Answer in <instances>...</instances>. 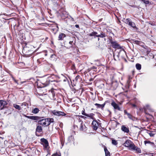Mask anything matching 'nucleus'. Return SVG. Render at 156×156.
I'll return each mask as SVG.
<instances>
[{"label": "nucleus", "mask_w": 156, "mask_h": 156, "mask_svg": "<svg viewBox=\"0 0 156 156\" xmlns=\"http://www.w3.org/2000/svg\"><path fill=\"white\" fill-rule=\"evenodd\" d=\"M9 23L8 19L2 18L0 20V28L2 27V29L8 28Z\"/></svg>", "instance_id": "1"}, {"label": "nucleus", "mask_w": 156, "mask_h": 156, "mask_svg": "<svg viewBox=\"0 0 156 156\" xmlns=\"http://www.w3.org/2000/svg\"><path fill=\"white\" fill-rule=\"evenodd\" d=\"M57 77H58L57 76L54 75H51L50 76L48 77V79L46 80L45 82L43 83L44 85V87H46L48 85L50 82H57L58 81L55 80L51 79L56 78Z\"/></svg>", "instance_id": "2"}, {"label": "nucleus", "mask_w": 156, "mask_h": 156, "mask_svg": "<svg viewBox=\"0 0 156 156\" xmlns=\"http://www.w3.org/2000/svg\"><path fill=\"white\" fill-rule=\"evenodd\" d=\"M126 56V52L123 48H122L118 52L117 57L119 60L120 59V58H124V57Z\"/></svg>", "instance_id": "3"}, {"label": "nucleus", "mask_w": 156, "mask_h": 156, "mask_svg": "<svg viewBox=\"0 0 156 156\" xmlns=\"http://www.w3.org/2000/svg\"><path fill=\"white\" fill-rule=\"evenodd\" d=\"M125 23L134 28V30H136L138 28L136 27V24L134 22H132L129 19H126L125 20Z\"/></svg>", "instance_id": "4"}, {"label": "nucleus", "mask_w": 156, "mask_h": 156, "mask_svg": "<svg viewBox=\"0 0 156 156\" xmlns=\"http://www.w3.org/2000/svg\"><path fill=\"white\" fill-rule=\"evenodd\" d=\"M110 42L113 48L117 49H121L123 47L120 46L116 41H113L112 40H111Z\"/></svg>", "instance_id": "5"}, {"label": "nucleus", "mask_w": 156, "mask_h": 156, "mask_svg": "<svg viewBox=\"0 0 156 156\" xmlns=\"http://www.w3.org/2000/svg\"><path fill=\"white\" fill-rule=\"evenodd\" d=\"M52 113L54 115L58 116H65L66 114L64 112L61 111H57L56 110H55L52 111Z\"/></svg>", "instance_id": "6"}, {"label": "nucleus", "mask_w": 156, "mask_h": 156, "mask_svg": "<svg viewBox=\"0 0 156 156\" xmlns=\"http://www.w3.org/2000/svg\"><path fill=\"white\" fill-rule=\"evenodd\" d=\"M134 145V144L131 140H126L123 144L126 147H129L130 149H131Z\"/></svg>", "instance_id": "7"}, {"label": "nucleus", "mask_w": 156, "mask_h": 156, "mask_svg": "<svg viewBox=\"0 0 156 156\" xmlns=\"http://www.w3.org/2000/svg\"><path fill=\"white\" fill-rule=\"evenodd\" d=\"M41 144L43 146L44 148L47 149L48 148L49 145L48 141L44 138H42L41 139Z\"/></svg>", "instance_id": "8"}, {"label": "nucleus", "mask_w": 156, "mask_h": 156, "mask_svg": "<svg viewBox=\"0 0 156 156\" xmlns=\"http://www.w3.org/2000/svg\"><path fill=\"white\" fill-rule=\"evenodd\" d=\"M38 119H37V120H38L37 121V122L40 125H42V126H45V125L46 124V118L45 119H42L43 118V117L38 116Z\"/></svg>", "instance_id": "9"}, {"label": "nucleus", "mask_w": 156, "mask_h": 156, "mask_svg": "<svg viewBox=\"0 0 156 156\" xmlns=\"http://www.w3.org/2000/svg\"><path fill=\"white\" fill-rule=\"evenodd\" d=\"M23 49L27 55H30L34 52L33 50H32L30 48L27 46H24L23 48Z\"/></svg>", "instance_id": "10"}, {"label": "nucleus", "mask_w": 156, "mask_h": 156, "mask_svg": "<svg viewBox=\"0 0 156 156\" xmlns=\"http://www.w3.org/2000/svg\"><path fill=\"white\" fill-rule=\"evenodd\" d=\"M7 104V102L6 101L0 100V110H2L5 108V106Z\"/></svg>", "instance_id": "11"}, {"label": "nucleus", "mask_w": 156, "mask_h": 156, "mask_svg": "<svg viewBox=\"0 0 156 156\" xmlns=\"http://www.w3.org/2000/svg\"><path fill=\"white\" fill-rule=\"evenodd\" d=\"M99 123L96 120H94L92 123V127L93 129L94 130H96L98 128V126H99Z\"/></svg>", "instance_id": "12"}, {"label": "nucleus", "mask_w": 156, "mask_h": 156, "mask_svg": "<svg viewBox=\"0 0 156 156\" xmlns=\"http://www.w3.org/2000/svg\"><path fill=\"white\" fill-rule=\"evenodd\" d=\"M111 104V105L113 107L114 109L118 110L119 111H122L121 108L119 106V105L114 101H112Z\"/></svg>", "instance_id": "13"}, {"label": "nucleus", "mask_w": 156, "mask_h": 156, "mask_svg": "<svg viewBox=\"0 0 156 156\" xmlns=\"http://www.w3.org/2000/svg\"><path fill=\"white\" fill-rule=\"evenodd\" d=\"M118 84L116 81H113L112 83L111 89L115 90L117 87Z\"/></svg>", "instance_id": "14"}, {"label": "nucleus", "mask_w": 156, "mask_h": 156, "mask_svg": "<svg viewBox=\"0 0 156 156\" xmlns=\"http://www.w3.org/2000/svg\"><path fill=\"white\" fill-rule=\"evenodd\" d=\"M121 129L122 131L125 133H128L129 132V128L124 125H122V126Z\"/></svg>", "instance_id": "15"}, {"label": "nucleus", "mask_w": 156, "mask_h": 156, "mask_svg": "<svg viewBox=\"0 0 156 156\" xmlns=\"http://www.w3.org/2000/svg\"><path fill=\"white\" fill-rule=\"evenodd\" d=\"M94 105L97 106V108H101L103 110L105 105V102L102 104L95 103L94 104Z\"/></svg>", "instance_id": "16"}, {"label": "nucleus", "mask_w": 156, "mask_h": 156, "mask_svg": "<svg viewBox=\"0 0 156 156\" xmlns=\"http://www.w3.org/2000/svg\"><path fill=\"white\" fill-rule=\"evenodd\" d=\"M131 149L133 150L136 151L139 153H141V152L140 149L137 147L135 146L134 144L132 147Z\"/></svg>", "instance_id": "17"}, {"label": "nucleus", "mask_w": 156, "mask_h": 156, "mask_svg": "<svg viewBox=\"0 0 156 156\" xmlns=\"http://www.w3.org/2000/svg\"><path fill=\"white\" fill-rule=\"evenodd\" d=\"M66 37V35L63 33H61L59 34L58 37V40H63V38Z\"/></svg>", "instance_id": "18"}, {"label": "nucleus", "mask_w": 156, "mask_h": 156, "mask_svg": "<svg viewBox=\"0 0 156 156\" xmlns=\"http://www.w3.org/2000/svg\"><path fill=\"white\" fill-rule=\"evenodd\" d=\"M106 36V35L103 32L101 31L100 33V34H98L97 36V37H98L104 38Z\"/></svg>", "instance_id": "19"}, {"label": "nucleus", "mask_w": 156, "mask_h": 156, "mask_svg": "<svg viewBox=\"0 0 156 156\" xmlns=\"http://www.w3.org/2000/svg\"><path fill=\"white\" fill-rule=\"evenodd\" d=\"M95 114L93 113H90L89 114H87L86 116L90 118L92 120H95V118L94 117Z\"/></svg>", "instance_id": "20"}, {"label": "nucleus", "mask_w": 156, "mask_h": 156, "mask_svg": "<svg viewBox=\"0 0 156 156\" xmlns=\"http://www.w3.org/2000/svg\"><path fill=\"white\" fill-rule=\"evenodd\" d=\"M86 126L84 125V124H83V123L80 124V131H85L86 130Z\"/></svg>", "instance_id": "21"}, {"label": "nucleus", "mask_w": 156, "mask_h": 156, "mask_svg": "<svg viewBox=\"0 0 156 156\" xmlns=\"http://www.w3.org/2000/svg\"><path fill=\"white\" fill-rule=\"evenodd\" d=\"M42 131V129L41 126L37 125L36 129V132L38 133H41Z\"/></svg>", "instance_id": "22"}, {"label": "nucleus", "mask_w": 156, "mask_h": 156, "mask_svg": "<svg viewBox=\"0 0 156 156\" xmlns=\"http://www.w3.org/2000/svg\"><path fill=\"white\" fill-rule=\"evenodd\" d=\"M27 118L30 119H31L33 120H37L38 119H39L38 118V116H27Z\"/></svg>", "instance_id": "23"}, {"label": "nucleus", "mask_w": 156, "mask_h": 156, "mask_svg": "<svg viewBox=\"0 0 156 156\" xmlns=\"http://www.w3.org/2000/svg\"><path fill=\"white\" fill-rule=\"evenodd\" d=\"M98 33L96 31H93L91 33H90L89 35L90 37L94 36V37H97Z\"/></svg>", "instance_id": "24"}, {"label": "nucleus", "mask_w": 156, "mask_h": 156, "mask_svg": "<svg viewBox=\"0 0 156 156\" xmlns=\"http://www.w3.org/2000/svg\"><path fill=\"white\" fill-rule=\"evenodd\" d=\"M124 113L125 114L127 115L129 119H133L132 115L131 114H130L129 113H128L126 110H124Z\"/></svg>", "instance_id": "25"}, {"label": "nucleus", "mask_w": 156, "mask_h": 156, "mask_svg": "<svg viewBox=\"0 0 156 156\" xmlns=\"http://www.w3.org/2000/svg\"><path fill=\"white\" fill-rule=\"evenodd\" d=\"M144 143L145 145H146L147 144H150L153 147H154V143L151 142L149 140H145L144 141Z\"/></svg>", "instance_id": "26"}, {"label": "nucleus", "mask_w": 156, "mask_h": 156, "mask_svg": "<svg viewBox=\"0 0 156 156\" xmlns=\"http://www.w3.org/2000/svg\"><path fill=\"white\" fill-rule=\"evenodd\" d=\"M154 132L153 131L148 130L147 132V133L150 135L151 137H153L155 135Z\"/></svg>", "instance_id": "27"}, {"label": "nucleus", "mask_w": 156, "mask_h": 156, "mask_svg": "<svg viewBox=\"0 0 156 156\" xmlns=\"http://www.w3.org/2000/svg\"><path fill=\"white\" fill-rule=\"evenodd\" d=\"M104 151L105 153V156H110V152L108 151L106 147L104 148Z\"/></svg>", "instance_id": "28"}, {"label": "nucleus", "mask_w": 156, "mask_h": 156, "mask_svg": "<svg viewBox=\"0 0 156 156\" xmlns=\"http://www.w3.org/2000/svg\"><path fill=\"white\" fill-rule=\"evenodd\" d=\"M39 110L38 108H36L33 109L32 112L34 114H37L39 112Z\"/></svg>", "instance_id": "29"}, {"label": "nucleus", "mask_w": 156, "mask_h": 156, "mask_svg": "<svg viewBox=\"0 0 156 156\" xmlns=\"http://www.w3.org/2000/svg\"><path fill=\"white\" fill-rule=\"evenodd\" d=\"M139 1H140L141 2H143L144 3L145 5L149 4L150 3V2L148 0H138Z\"/></svg>", "instance_id": "30"}, {"label": "nucleus", "mask_w": 156, "mask_h": 156, "mask_svg": "<svg viewBox=\"0 0 156 156\" xmlns=\"http://www.w3.org/2000/svg\"><path fill=\"white\" fill-rule=\"evenodd\" d=\"M136 69L138 70H140L141 69V65L139 63H137L136 65Z\"/></svg>", "instance_id": "31"}, {"label": "nucleus", "mask_w": 156, "mask_h": 156, "mask_svg": "<svg viewBox=\"0 0 156 156\" xmlns=\"http://www.w3.org/2000/svg\"><path fill=\"white\" fill-rule=\"evenodd\" d=\"M13 107L16 109H17L18 110H20L21 109V108L18 105H17L16 104H14L13 105Z\"/></svg>", "instance_id": "32"}, {"label": "nucleus", "mask_w": 156, "mask_h": 156, "mask_svg": "<svg viewBox=\"0 0 156 156\" xmlns=\"http://www.w3.org/2000/svg\"><path fill=\"white\" fill-rule=\"evenodd\" d=\"M73 136L72 135H71L68 137V140L69 142H70L71 141L73 140Z\"/></svg>", "instance_id": "33"}, {"label": "nucleus", "mask_w": 156, "mask_h": 156, "mask_svg": "<svg viewBox=\"0 0 156 156\" xmlns=\"http://www.w3.org/2000/svg\"><path fill=\"white\" fill-rule=\"evenodd\" d=\"M56 56L55 54H52L50 56L51 60H52L54 61L56 58Z\"/></svg>", "instance_id": "34"}, {"label": "nucleus", "mask_w": 156, "mask_h": 156, "mask_svg": "<svg viewBox=\"0 0 156 156\" xmlns=\"http://www.w3.org/2000/svg\"><path fill=\"white\" fill-rule=\"evenodd\" d=\"M81 78L80 76H77L75 78V80L76 81H80L81 80Z\"/></svg>", "instance_id": "35"}, {"label": "nucleus", "mask_w": 156, "mask_h": 156, "mask_svg": "<svg viewBox=\"0 0 156 156\" xmlns=\"http://www.w3.org/2000/svg\"><path fill=\"white\" fill-rule=\"evenodd\" d=\"M48 118H46V124L45 125V126H48L51 123H50V121H49V120H48Z\"/></svg>", "instance_id": "36"}, {"label": "nucleus", "mask_w": 156, "mask_h": 156, "mask_svg": "<svg viewBox=\"0 0 156 156\" xmlns=\"http://www.w3.org/2000/svg\"><path fill=\"white\" fill-rule=\"evenodd\" d=\"M117 141L115 140H112V144L114 145H116L117 144Z\"/></svg>", "instance_id": "37"}, {"label": "nucleus", "mask_w": 156, "mask_h": 156, "mask_svg": "<svg viewBox=\"0 0 156 156\" xmlns=\"http://www.w3.org/2000/svg\"><path fill=\"white\" fill-rule=\"evenodd\" d=\"M133 41L135 42V43L136 44H138V45L140 44H141V43H142V42H141L140 41H137V40H135Z\"/></svg>", "instance_id": "38"}, {"label": "nucleus", "mask_w": 156, "mask_h": 156, "mask_svg": "<svg viewBox=\"0 0 156 156\" xmlns=\"http://www.w3.org/2000/svg\"><path fill=\"white\" fill-rule=\"evenodd\" d=\"M81 114L82 115L86 116L87 114L85 112V110L84 108H83V110L82 111Z\"/></svg>", "instance_id": "39"}, {"label": "nucleus", "mask_w": 156, "mask_h": 156, "mask_svg": "<svg viewBox=\"0 0 156 156\" xmlns=\"http://www.w3.org/2000/svg\"><path fill=\"white\" fill-rule=\"evenodd\" d=\"M4 112V114H7L8 115L9 114L11 113V112H10L9 110L8 109L7 112Z\"/></svg>", "instance_id": "40"}, {"label": "nucleus", "mask_w": 156, "mask_h": 156, "mask_svg": "<svg viewBox=\"0 0 156 156\" xmlns=\"http://www.w3.org/2000/svg\"><path fill=\"white\" fill-rule=\"evenodd\" d=\"M73 41H70L69 42V44H70V47H72L73 46Z\"/></svg>", "instance_id": "41"}, {"label": "nucleus", "mask_w": 156, "mask_h": 156, "mask_svg": "<svg viewBox=\"0 0 156 156\" xmlns=\"http://www.w3.org/2000/svg\"><path fill=\"white\" fill-rule=\"evenodd\" d=\"M49 120L50 122V123L54 122V119L53 118H48V120Z\"/></svg>", "instance_id": "42"}, {"label": "nucleus", "mask_w": 156, "mask_h": 156, "mask_svg": "<svg viewBox=\"0 0 156 156\" xmlns=\"http://www.w3.org/2000/svg\"><path fill=\"white\" fill-rule=\"evenodd\" d=\"M27 105H28V104H27V103H26V102H23L21 104V105L26 106Z\"/></svg>", "instance_id": "43"}, {"label": "nucleus", "mask_w": 156, "mask_h": 156, "mask_svg": "<svg viewBox=\"0 0 156 156\" xmlns=\"http://www.w3.org/2000/svg\"><path fill=\"white\" fill-rule=\"evenodd\" d=\"M79 117H80V118L84 119H85L87 118L84 116L82 115H78Z\"/></svg>", "instance_id": "44"}, {"label": "nucleus", "mask_w": 156, "mask_h": 156, "mask_svg": "<svg viewBox=\"0 0 156 156\" xmlns=\"http://www.w3.org/2000/svg\"><path fill=\"white\" fill-rule=\"evenodd\" d=\"M78 121L79 123H80V124H81L83 123V122L81 120V119L80 118H79V119H78Z\"/></svg>", "instance_id": "45"}, {"label": "nucleus", "mask_w": 156, "mask_h": 156, "mask_svg": "<svg viewBox=\"0 0 156 156\" xmlns=\"http://www.w3.org/2000/svg\"><path fill=\"white\" fill-rule=\"evenodd\" d=\"M130 6L134 8H138V6H137L136 5H130Z\"/></svg>", "instance_id": "46"}, {"label": "nucleus", "mask_w": 156, "mask_h": 156, "mask_svg": "<svg viewBox=\"0 0 156 156\" xmlns=\"http://www.w3.org/2000/svg\"><path fill=\"white\" fill-rule=\"evenodd\" d=\"M51 92L52 93V96H54L55 95V93H54V91H51Z\"/></svg>", "instance_id": "47"}, {"label": "nucleus", "mask_w": 156, "mask_h": 156, "mask_svg": "<svg viewBox=\"0 0 156 156\" xmlns=\"http://www.w3.org/2000/svg\"><path fill=\"white\" fill-rule=\"evenodd\" d=\"M75 27L77 28H79V26L78 24H76L75 25Z\"/></svg>", "instance_id": "48"}, {"label": "nucleus", "mask_w": 156, "mask_h": 156, "mask_svg": "<svg viewBox=\"0 0 156 156\" xmlns=\"http://www.w3.org/2000/svg\"><path fill=\"white\" fill-rule=\"evenodd\" d=\"M14 81L15 83H17V84H18V83L17 82V81L16 80H14Z\"/></svg>", "instance_id": "49"}, {"label": "nucleus", "mask_w": 156, "mask_h": 156, "mask_svg": "<svg viewBox=\"0 0 156 156\" xmlns=\"http://www.w3.org/2000/svg\"><path fill=\"white\" fill-rule=\"evenodd\" d=\"M122 59H124L125 61L126 62H127V61L126 60V59L125 58V57H124V58H122Z\"/></svg>", "instance_id": "50"}, {"label": "nucleus", "mask_w": 156, "mask_h": 156, "mask_svg": "<svg viewBox=\"0 0 156 156\" xmlns=\"http://www.w3.org/2000/svg\"><path fill=\"white\" fill-rule=\"evenodd\" d=\"M113 54L114 59L116 61V59L115 58V55L114 53H113Z\"/></svg>", "instance_id": "51"}, {"label": "nucleus", "mask_w": 156, "mask_h": 156, "mask_svg": "<svg viewBox=\"0 0 156 156\" xmlns=\"http://www.w3.org/2000/svg\"><path fill=\"white\" fill-rule=\"evenodd\" d=\"M149 24H151V25H152V26L154 25V24H153V23H149Z\"/></svg>", "instance_id": "52"}, {"label": "nucleus", "mask_w": 156, "mask_h": 156, "mask_svg": "<svg viewBox=\"0 0 156 156\" xmlns=\"http://www.w3.org/2000/svg\"><path fill=\"white\" fill-rule=\"evenodd\" d=\"M93 80V79L92 78H90V80H89V81H92Z\"/></svg>", "instance_id": "53"}, {"label": "nucleus", "mask_w": 156, "mask_h": 156, "mask_svg": "<svg viewBox=\"0 0 156 156\" xmlns=\"http://www.w3.org/2000/svg\"><path fill=\"white\" fill-rule=\"evenodd\" d=\"M36 135L37 136H39V135L37 133V132H36Z\"/></svg>", "instance_id": "54"}, {"label": "nucleus", "mask_w": 156, "mask_h": 156, "mask_svg": "<svg viewBox=\"0 0 156 156\" xmlns=\"http://www.w3.org/2000/svg\"><path fill=\"white\" fill-rule=\"evenodd\" d=\"M71 20L72 21H74V20L73 18L72 17H71Z\"/></svg>", "instance_id": "55"}, {"label": "nucleus", "mask_w": 156, "mask_h": 156, "mask_svg": "<svg viewBox=\"0 0 156 156\" xmlns=\"http://www.w3.org/2000/svg\"><path fill=\"white\" fill-rule=\"evenodd\" d=\"M12 78L14 81V80H15L14 77L12 76Z\"/></svg>", "instance_id": "56"}, {"label": "nucleus", "mask_w": 156, "mask_h": 156, "mask_svg": "<svg viewBox=\"0 0 156 156\" xmlns=\"http://www.w3.org/2000/svg\"><path fill=\"white\" fill-rule=\"evenodd\" d=\"M146 106L147 107H148L149 106V105H146Z\"/></svg>", "instance_id": "57"}, {"label": "nucleus", "mask_w": 156, "mask_h": 156, "mask_svg": "<svg viewBox=\"0 0 156 156\" xmlns=\"http://www.w3.org/2000/svg\"><path fill=\"white\" fill-rule=\"evenodd\" d=\"M24 115L25 117H26V118H27V115Z\"/></svg>", "instance_id": "58"}, {"label": "nucleus", "mask_w": 156, "mask_h": 156, "mask_svg": "<svg viewBox=\"0 0 156 156\" xmlns=\"http://www.w3.org/2000/svg\"><path fill=\"white\" fill-rule=\"evenodd\" d=\"M61 144H62V146H63V144L62 142H61Z\"/></svg>", "instance_id": "59"}, {"label": "nucleus", "mask_w": 156, "mask_h": 156, "mask_svg": "<svg viewBox=\"0 0 156 156\" xmlns=\"http://www.w3.org/2000/svg\"><path fill=\"white\" fill-rule=\"evenodd\" d=\"M99 40H100V38H99V37H98V41H99Z\"/></svg>", "instance_id": "60"}, {"label": "nucleus", "mask_w": 156, "mask_h": 156, "mask_svg": "<svg viewBox=\"0 0 156 156\" xmlns=\"http://www.w3.org/2000/svg\"><path fill=\"white\" fill-rule=\"evenodd\" d=\"M130 78H129V80H128V81H127V82H129V79H130Z\"/></svg>", "instance_id": "61"}, {"label": "nucleus", "mask_w": 156, "mask_h": 156, "mask_svg": "<svg viewBox=\"0 0 156 156\" xmlns=\"http://www.w3.org/2000/svg\"><path fill=\"white\" fill-rule=\"evenodd\" d=\"M133 106H135V105H133Z\"/></svg>", "instance_id": "62"}, {"label": "nucleus", "mask_w": 156, "mask_h": 156, "mask_svg": "<svg viewBox=\"0 0 156 156\" xmlns=\"http://www.w3.org/2000/svg\"><path fill=\"white\" fill-rule=\"evenodd\" d=\"M104 40H105V38L104 39Z\"/></svg>", "instance_id": "63"}, {"label": "nucleus", "mask_w": 156, "mask_h": 156, "mask_svg": "<svg viewBox=\"0 0 156 156\" xmlns=\"http://www.w3.org/2000/svg\"><path fill=\"white\" fill-rule=\"evenodd\" d=\"M135 127H136V128H138V127H137V126H135Z\"/></svg>", "instance_id": "64"}]
</instances>
